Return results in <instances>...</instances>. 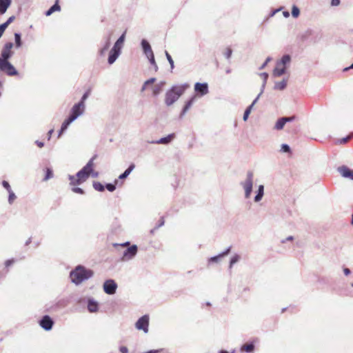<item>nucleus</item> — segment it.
Returning <instances> with one entry per match:
<instances>
[{"mask_svg": "<svg viewBox=\"0 0 353 353\" xmlns=\"http://www.w3.org/2000/svg\"><path fill=\"white\" fill-rule=\"evenodd\" d=\"M96 158V156L93 157L88 163L79 171L77 172V176H70V184L72 185H80L81 183L85 181L90 174L94 177H97L98 176V172H94L93 171L94 167V159Z\"/></svg>", "mask_w": 353, "mask_h": 353, "instance_id": "f257e3e1", "label": "nucleus"}, {"mask_svg": "<svg viewBox=\"0 0 353 353\" xmlns=\"http://www.w3.org/2000/svg\"><path fill=\"white\" fill-rule=\"evenodd\" d=\"M90 93V90H88L82 97L81 100L78 103L74 105L71 109V112L69 117L64 121L62 123L59 135L65 131L68 125L74 121L79 115H81L85 109L84 102L88 97Z\"/></svg>", "mask_w": 353, "mask_h": 353, "instance_id": "f03ea898", "label": "nucleus"}, {"mask_svg": "<svg viewBox=\"0 0 353 353\" xmlns=\"http://www.w3.org/2000/svg\"><path fill=\"white\" fill-rule=\"evenodd\" d=\"M93 275V272L85 269L84 267L79 265L74 270L70 273V278L73 283L76 284L81 283L83 281L89 279Z\"/></svg>", "mask_w": 353, "mask_h": 353, "instance_id": "7ed1b4c3", "label": "nucleus"}, {"mask_svg": "<svg viewBox=\"0 0 353 353\" xmlns=\"http://www.w3.org/2000/svg\"><path fill=\"white\" fill-rule=\"evenodd\" d=\"M187 86H174L166 92L165 102L167 105L174 103L184 92Z\"/></svg>", "mask_w": 353, "mask_h": 353, "instance_id": "20e7f679", "label": "nucleus"}, {"mask_svg": "<svg viewBox=\"0 0 353 353\" xmlns=\"http://www.w3.org/2000/svg\"><path fill=\"white\" fill-rule=\"evenodd\" d=\"M142 47L144 51V53L145 54L146 57L149 59L150 63L154 66V70L157 71L158 70V66L156 63L154 56L152 52V50L151 48V46L150 43L146 41L145 40H143L141 42Z\"/></svg>", "mask_w": 353, "mask_h": 353, "instance_id": "39448f33", "label": "nucleus"}, {"mask_svg": "<svg viewBox=\"0 0 353 353\" xmlns=\"http://www.w3.org/2000/svg\"><path fill=\"white\" fill-rule=\"evenodd\" d=\"M0 71L5 72L8 76H15L18 72L8 60L0 59Z\"/></svg>", "mask_w": 353, "mask_h": 353, "instance_id": "423d86ee", "label": "nucleus"}, {"mask_svg": "<svg viewBox=\"0 0 353 353\" xmlns=\"http://www.w3.org/2000/svg\"><path fill=\"white\" fill-rule=\"evenodd\" d=\"M252 184H253V174L252 172H248L247 174V179L243 183V188L245 189V196L246 198H249L252 190Z\"/></svg>", "mask_w": 353, "mask_h": 353, "instance_id": "0eeeda50", "label": "nucleus"}, {"mask_svg": "<svg viewBox=\"0 0 353 353\" xmlns=\"http://www.w3.org/2000/svg\"><path fill=\"white\" fill-rule=\"evenodd\" d=\"M149 317L144 315L141 317L136 323L135 326L137 330H143L145 333L148 332Z\"/></svg>", "mask_w": 353, "mask_h": 353, "instance_id": "6e6552de", "label": "nucleus"}, {"mask_svg": "<svg viewBox=\"0 0 353 353\" xmlns=\"http://www.w3.org/2000/svg\"><path fill=\"white\" fill-rule=\"evenodd\" d=\"M13 48V43L11 42L6 43L3 46L1 51V57L0 59L1 60H8L11 56L12 55V49Z\"/></svg>", "mask_w": 353, "mask_h": 353, "instance_id": "1a4fd4ad", "label": "nucleus"}, {"mask_svg": "<svg viewBox=\"0 0 353 353\" xmlns=\"http://www.w3.org/2000/svg\"><path fill=\"white\" fill-rule=\"evenodd\" d=\"M117 288V283L112 279L107 280L103 284L104 292L108 294H114L116 292Z\"/></svg>", "mask_w": 353, "mask_h": 353, "instance_id": "9d476101", "label": "nucleus"}, {"mask_svg": "<svg viewBox=\"0 0 353 353\" xmlns=\"http://www.w3.org/2000/svg\"><path fill=\"white\" fill-rule=\"evenodd\" d=\"M137 252V247L135 245H133L130 247L127 248L123 254L122 259L123 261L131 259L133 256L136 255Z\"/></svg>", "mask_w": 353, "mask_h": 353, "instance_id": "9b49d317", "label": "nucleus"}, {"mask_svg": "<svg viewBox=\"0 0 353 353\" xmlns=\"http://www.w3.org/2000/svg\"><path fill=\"white\" fill-rule=\"evenodd\" d=\"M295 119H296L295 116H292V117H282L276 121V123L274 125V129H276L277 130H281L283 128L285 124L287 122L292 121Z\"/></svg>", "mask_w": 353, "mask_h": 353, "instance_id": "f8f14e48", "label": "nucleus"}, {"mask_svg": "<svg viewBox=\"0 0 353 353\" xmlns=\"http://www.w3.org/2000/svg\"><path fill=\"white\" fill-rule=\"evenodd\" d=\"M338 171L345 178H349L353 180V170H350L345 165L341 166L338 168Z\"/></svg>", "mask_w": 353, "mask_h": 353, "instance_id": "ddd939ff", "label": "nucleus"}, {"mask_svg": "<svg viewBox=\"0 0 353 353\" xmlns=\"http://www.w3.org/2000/svg\"><path fill=\"white\" fill-rule=\"evenodd\" d=\"M53 321L49 316H44L40 321V325L46 330H50L52 325Z\"/></svg>", "mask_w": 353, "mask_h": 353, "instance_id": "4468645a", "label": "nucleus"}, {"mask_svg": "<svg viewBox=\"0 0 353 353\" xmlns=\"http://www.w3.org/2000/svg\"><path fill=\"white\" fill-rule=\"evenodd\" d=\"M196 92L201 93L202 95L208 92V87L207 83H196L194 85Z\"/></svg>", "mask_w": 353, "mask_h": 353, "instance_id": "2eb2a0df", "label": "nucleus"}, {"mask_svg": "<svg viewBox=\"0 0 353 353\" xmlns=\"http://www.w3.org/2000/svg\"><path fill=\"white\" fill-rule=\"evenodd\" d=\"M125 32H124L123 34L117 39L112 48L121 52V49L125 40Z\"/></svg>", "mask_w": 353, "mask_h": 353, "instance_id": "dca6fc26", "label": "nucleus"}, {"mask_svg": "<svg viewBox=\"0 0 353 353\" xmlns=\"http://www.w3.org/2000/svg\"><path fill=\"white\" fill-rule=\"evenodd\" d=\"M119 54H120V52L119 50H117L112 48L110 52V55L108 57V63L110 64H112L115 61V60L117 59Z\"/></svg>", "mask_w": 353, "mask_h": 353, "instance_id": "f3484780", "label": "nucleus"}, {"mask_svg": "<svg viewBox=\"0 0 353 353\" xmlns=\"http://www.w3.org/2000/svg\"><path fill=\"white\" fill-rule=\"evenodd\" d=\"M165 84V83L164 81H161L154 85L152 88V94L154 96L158 95L163 90Z\"/></svg>", "mask_w": 353, "mask_h": 353, "instance_id": "a211bd4d", "label": "nucleus"}, {"mask_svg": "<svg viewBox=\"0 0 353 353\" xmlns=\"http://www.w3.org/2000/svg\"><path fill=\"white\" fill-rule=\"evenodd\" d=\"M11 3V0H0V13L4 14Z\"/></svg>", "mask_w": 353, "mask_h": 353, "instance_id": "6ab92c4d", "label": "nucleus"}, {"mask_svg": "<svg viewBox=\"0 0 353 353\" xmlns=\"http://www.w3.org/2000/svg\"><path fill=\"white\" fill-rule=\"evenodd\" d=\"M285 72V66H282L281 63H277L276 68L273 71L274 76L280 77Z\"/></svg>", "mask_w": 353, "mask_h": 353, "instance_id": "aec40b11", "label": "nucleus"}, {"mask_svg": "<svg viewBox=\"0 0 353 353\" xmlns=\"http://www.w3.org/2000/svg\"><path fill=\"white\" fill-rule=\"evenodd\" d=\"M61 10V7L59 5V0H57L54 5H53L47 12L46 15L49 16L52 13H53L55 11H59Z\"/></svg>", "mask_w": 353, "mask_h": 353, "instance_id": "412c9836", "label": "nucleus"}, {"mask_svg": "<svg viewBox=\"0 0 353 353\" xmlns=\"http://www.w3.org/2000/svg\"><path fill=\"white\" fill-rule=\"evenodd\" d=\"M258 98L255 99V100L252 102V103L245 110V112H244V114H243V120L244 121H246L252 111V109L254 106V105L255 104V103L256 102Z\"/></svg>", "mask_w": 353, "mask_h": 353, "instance_id": "4be33fe9", "label": "nucleus"}, {"mask_svg": "<svg viewBox=\"0 0 353 353\" xmlns=\"http://www.w3.org/2000/svg\"><path fill=\"white\" fill-rule=\"evenodd\" d=\"M254 349V345L253 343H245L241 348V351L246 352H253Z\"/></svg>", "mask_w": 353, "mask_h": 353, "instance_id": "5701e85b", "label": "nucleus"}, {"mask_svg": "<svg viewBox=\"0 0 353 353\" xmlns=\"http://www.w3.org/2000/svg\"><path fill=\"white\" fill-rule=\"evenodd\" d=\"M88 309L90 312H94L98 310V304L96 302L90 301L88 305Z\"/></svg>", "mask_w": 353, "mask_h": 353, "instance_id": "b1692460", "label": "nucleus"}, {"mask_svg": "<svg viewBox=\"0 0 353 353\" xmlns=\"http://www.w3.org/2000/svg\"><path fill=\"white\" fill-rule=\"evenodd\" d=\"M229 252H230V248L228 249L225 252H223L222 254H221L218 256L211 257L209 259V261L210 262H218L220 258L227 255L229 253Z\"/></svg>", "mask_w": 353, "mask_h": 353, "instance_id": "393cba45", "label": "nucleus"}, {"mask_svg": "<svg viewBox=\"0 0 353 353\" xmlns=\"http://www.w3.org/2000/svg\"><path fill=\"white\" fill-rule=\"evenodd\" d=\"M134 168V164L130 165V167L122 174H121L119 178L121 179L126 178L130 174V172L132 171Z\"/></svg>", "mask_w": 353, "mask_h": 353, "instance_id": "a878e982", "label": "nucleus"}, {"mask_svg": "<svg viewBox=\"0 0 353 353\" xmlns=\"http://www.w3.org/2000/svg\"><path fill=\"white\" fill-rule=\"evenodd\" d=\"M174 134H170L166 137L161 139L159 141H157V143H162V144L168 143L169 142L171 141V140L174 138Z\"/></svg>", "mask_w": 353, "mask_h": 353, "instance_id": "bb28decb", "label": "nucleus"}, {"mask_svg": "<svg viewBox=\"0 0 353 353\" xmlns=\"http://www.w3.org/2000/svg\"><path fill=\"white\" fill-rule=\"evenodd\" d=\"M263 195V185H261L259 187L258 194L255 196V199H254L255 201H256V202L259 201L262 199Z\"/></svg>", "mask_w": 353, "mask_h": 353, "instance_id": "cd10ccee", "label": "nucleus"}, {"mask_svg": "<svg viewBox=\"0 0 353 353\" xmlns=\"http://www.w3.org/2000/svg\"><path fill=\"white\" fill-rule=\"evenodd\" d=\"M155 81H156L155 78H150V79L145 81V83L143 85V87L141 88V92H143L147 88L148 85L153 84Z\"/></svg>", "mask_w": 353, "mask_h": 353, "instance_id": "c85d7f7f", "label": "nucleus"}, {"mask_svg": "<svg viewBox=\"0 0 353 353\" xmlns=\"http://www.w3.org/2000/svg\"><path fill=\"white\" fill-rule=\"evenodd\" d=\"M53 176V172L50 168L46 169V175L43 178V181H47Z\"/></svg>", "mask_w": 353, "mask_h": 353, "instance_id": "c756f323", "label": "nucleus"}, {"mask_svg": "<svg viewBox=\"0 0 353 353\" xmlns=\"http://www.w3.org/2000/svg\"><path fill=\"white\" fill-rule=\"evenodd\" d=\"M93 187L96 190L99 192H103L104 190V186L99 182H94Z\"/></svg>", "mask_w": 353, "mask_h": 353, "instance_id": "7c9ffc66", "label": "nucleus"}, {"mask_svg": "<svg viewBox=\"0 0 353 353\" xmlns=\"http://www.w3.org/2000/svg\"><path fill=\"white\" fill-rule=\"evenodd\" d=\"M193 101H194V98L191 99L186 103V104L185 105L183 110V112H182L183 114H185L190 109V108L191 107V105L193 103Z\"/></svg>", "mask_w": 353, "mask_h": 353, "instance_id": "2f4dec72", "label": "nucleus"}, {"mask_svg": "<svg viewBox=\"0 0 353 353\" xmlns=\"http://www.w3.org/2000/svg\"><path fill=\"white\" fill-rule=\"evenodd\" d=\"M16 47L19 48L21 46V35L19 33L14 34Z\"/></svg>", "mask_w": 353, "mask_h": 353, "instance_id": "473e14b6", "label": "nucleus"}, {"mask_svg": "<svg viewBox=\"0 0 353 353\" xmlns=\"http://www.w3.org/2000/svg\"><path fill=\"white\" fill-rule=\"evenodd\" d=\"M290 61V57L289 55H284L282 59H281V62H279V63H281V65L282 66H285V65L287 63H289Z\"/></svg>", "mask_w": 353, "mask_h": 353, "instance_id": "72a5a7b5", "label": "nucleus"}, {"mask_svg": "<svg viewBox=\"0 0 353 353\" xmlns=\"http://www.w3.org/2000/svg\"><path fill=\"white\" fill-rule=\"evenodd\" d=\"M299 9L296 6H294L292 9V14L294 18H296L299 15Z\"/></svg>", "mask_w": 353, "mask_h": 353, "instance_id": "f704fd0d", "label": "nucleus"}, {"mask_svg": "<svg viewBox=\"0 0 353 353\" xmlns=\"http://www.w3.org/2000/svg\"><path fill=\"white\" fill-rule=\"evenodd\" d=\"M232 50L230 48H226L223 51V55L227 59H230L232 55Z\"/></svg>", "mask_w": 353, "mask_h": 353, "instance_id": "c9c22d12", "label": "nucleus"}, {"mask_svg": "<svg viewBox=\"0 0 353 353\" xmlns=\"http://www.w3.org/2000/svg\"><path fill=\"white\" fill-rule=\"evenodd\" d=\"M165 56H166V58H167L168 62L170 64L171 68L172 69L174 68V61H173V59H172V57L170 56V54L167 51H165Z\"/></svg>", "mask_w": 353, "mask_h": 353, "instance_id": "e433bc0d", "label": "nucleus"}, {"mask_svg": "<svg viewBox=\"0 0 353 353\" xmlns=\"http://www.w3.org/2000/svg\"><path fill=\"white\" fill-rule=\"evenodd\" d=\"M350 140V138L349 137V136H347L345 138H343V139H339L336 142V143L338 144H345L347 143Z\"/></svg>", "mask_w": 353, "mask_h": 353, "instance_id": "4c0bfd02", "label": "nucleus"}, {"mask_svg": "<svg viewBox=\"0 0 353 353\" xmlns=\"http://www.w3.org/2000/svg\"><path fill=\"white\" fill-rule=\"evenodd\" d=\"M8 192H9L8 201L10 203H12L16 199V196H15L14 193L12 192V190L9 191Z\"/></svg>", "mask_w": 353, "mask_h": 353, "instance_id": "58836bf2", "label": "nucleus"}, {"mask_svg": "<svg viewBox=\"0 0 353 353\" xmlns=\"http://www.w3.org/2000/svg\"><path fill=\"white\" fill-rule=\"evenodd\" d=\"M239 260V256L234 255L230 260V268Z\"/></svg>", "mask_w": 353, "mask_h": 353, "instance_id": "ea45409f", "label": "nucleus"}, {"mask_svg": "<svg viewBox=\"0 0 353 353\" xmlns=\"http://www.w3.org/2000/svg\"><path fill=\"white\" fill-rule=\"evenodd\" d=\"M2 185L8 190V192L12 190L11 188H10V184H9V183L8 181H3Z\"/></svg>", "mask_w": 353, "mask_h": 353, "instance_id": "a19ab883", "label": "nucleus"}, {"mask_svg": "<svg viewBox=\"0 0 353 353\" xmlns=\"http://www.w3.org/2000/svg\"><path fill=\"white\" fill-rule=\"evenodd\" d=\"M106 188L108 191L113 192L116 189V187L114 184L108 183L106 185Z\"/></svg>", "mask_w": 353, "mask_h": 353, "instance_id": "79ce46f5", "label": "nucleus"}, {"mask_svg": "<svg viewBox=\"0 0 353 353\" xmlns=\"http://www.w3.org/2000/svg\"><path fill=\"white\" fill-rule=\"evenodd\" d=\"M14 20V16H12L8 18V19L5 22L3 23L4 25H6V26L8 28V26Z\"/></svg>", "mask_w": 353, "mask_h": 353, "instance_id": "37998d69", "label": "nucleus"}, {"mask_svg": "<svg viewBox=\"0 0 353 353\" xmlns=\"http://www.w3.org/2000/svg\"><path fill=\"white\" fill-rule=\"evenodd\" d=\"M109 47H110V42L108 41L105 44V46H104V48L101 50V52H100L101 54H103L105 53V52L109 48Z\"/></svg>", "mask_w": 353, "mask_h": 353, "instance_id": "c03bdc74", "label": "nucleus"}, {"mask_svg": "<svg viewBox=\"0 0 353 353\" xmlns=\"http://www.w3.org/2000/svg\"><path fill=\"white\" fill-rule=\"evenodd\" d=\"M7 28V27L6 26V25H4L3 23H2L1 25H0V38L1 37V36L3 35V32H5L6 29Z\"/></svg>", "mask_w": 353, "mask_h": 353, "instance_id": "a18cd8bd", "label": "nucleus"}, {"mask_svg": "<svg viewBox=\"0 0 353 353\" xmlns=\"http://www.w3.org/2000/svg\"><path fill=\"white\" fill-rule=\"evenodd\" d=\"M281 149L285 152H288L290 151V147L286 144H283L281 146Z\"/></svg>", "mask_w": 353, "mask_h": 353, "instance_id": "49530a36", "label": "nucleus"}, {"mask_svg": "<svg viewBox=\"0 0 353 353\" xmlns=\"http://www.w3.org/2000/svg\"><path fill=\"white\" fill-rule=\"evenodd\" d=\"M72 191L75 193L81 194L84 193L83 190L80 188H72Z\"/></svg>", "mask_w": 353, "mask_h": 353, "instance_id": "de8ad7c7", "label": "nucleus"}, {"mask_svg": "<svg viewBox=\"0 0 353 353\" xmlns=\"http://www.w3.org/2000/svg\"><path fill=\"white\" fill-rule=\"evenodd\" d=\"M14 263V259H9V260L6 261L5 265H6V268H8L11 265H12Z\"/></svg>", "mask_w": 353, "mask_h": 353, "instance_id": "09e8293b", "label": "nucleus"}, {"mask_svg": "<svg viewBox=\"0 0 353 353\" xmlns=\"http://www.w3.org/2000/svg\"><path fill=\"white\" fill-rule=\"evenodd\" d=\"M120 352L121 353H128V350L126 347L122 346L120 347Z\"/></svg>", "mask_w": 353, "mask_h": 353, "instance_id": "8fccbe9b", "label": "nucleus"}, {"mask_svg": "<svg viewBox=\"0 0 353 353\" xmlns=\"http://www.w3.org/2000/svg\"><path fill=\"white\" fill-rule=\"evenodd\" d=\"M340 3V0H332L331 4L332 6H338Z\"/></svg>", "mask_w": 353, "mask_h": 353, "instance_id": "3c124183", "label": "nucleus"}, {"mask_svg": "<svg viewBox=\"0 0 353 353\" xmlns=\"http://www.w3.org/2000/svg\"><path fill=\"white\" fill-rule=\"evenodd\" d=\"M35 143H36V144H37V145L39 148H43V145H44V143H43V142H41V141H35Z\"/></svg>", "mask_w": 353, "mask_h": 353, "instance_id": "603ef678", "label": "nucleus"}, {"mask_svg": "<svg viewBox=\"0 0 353 353\" xmlns=\"http://www.w3.org/2000/svg\"><path fill=\"white\" fill-rule=\"evenodd\" d=\"M270 61V58H268L265 61V62L262 65V66L261 67V69H263V68H265V66L267 65V63Z\"/></svg>", "mask_w": 353, "mask_h": 353, "instance_id": "864d4df0", "label": "nucleus"}, {"mask_svg": "<svg viewBox=\"0 0 353 353\" xmlns=\"http://www.w3.org/2000/svg\"><path fill=\"white\" fill-rule=\"evenodd\" d=\"M261 76H262L265 79H266L268 77V74L266 72H263L261 74Z\"/></svg>", "mask_w": 353, "mask_h": 353, "instance_id": "5fc2aeb1", "label": "nucleus"}, {"mask_svg": "<svg viewBox=\"0 0 353 353\" xmlns=\"http://www.w3.org/2000/svg\"><path fill=\"white\" fill-rule=\"evenodd\" d=\"M53 133V130H50L49 132H48V139H50L51 136H52V134Z\"/></svg>", "mask_w": 353, "mask_h": 353, "instance_id": "6e6d98bb", "label": "nucleus"}, {"mask_svg": "<svg viewBox=\"0 0 353 353\" xmlns=\"http://www.w3.org/2000/svg\"><path fill=\"white\" fill-rule=\"evenodd\" d=\"M129 244H130V243H129L128 242H127V243H125L121 244V245H120V246H121V247H122V248H123V247H127V246H128V245H129Z\"/></svg>", "mask_w": 353, "mask_h": 353, "instance_id": "4d7b16f0", "label": "nucleus"}, {"mask_svg": "<svg viewBox=\"0 0 353 353\" xmlns=\"http://www.w3.org/2000/svg\"><path fill=\"white\" fill-rule=\"evenodd\" d=\"M344 272H345V274L346 275H347V274H350V270H349V269L346 268V269H345V270H344Z\"/></svg>", "mask_w": 353, "mask_h": 353, "instance_id": "13d9d810", "label": "nucleus"}, {"mask_svg": "<svg viewBox=\"0 0 353 353\" xmlns=\"http://www.w3.org/2000/svg\"><path fill=\"white\" fill-rule=\"evenodd\" d=\"M350 68H353V63L350 67L344 68L343 70L344 71H347Z\"/></svg>", "mask_w": 353, "mask_h": 353, "instance_id": "bf43d9fd", "label": "nucleus"}, {"mask_svg": "<svg viewBox=\"0 0 353 353\" xmlns=\"http://www.w3.org/2000/svg\"><path fill=\"white\" fill-rule=\"evenodd\" d=\"M283 15L285 17H288L290 16L289 14V12H283Z\"/></svg>", "mask_w": 353, "mask_h": 353, "instance_id": "052dcab7", "label": "nucleus"}, {"mask_svg": "<svg viewBox=\"0 0 353 353\" xmlns=\"http://www.w3.org/2000/svg\"><path fill=\"white\" fill-rule=\"evenodd\" d=\"M348 136L350 138V139H353V132H351Z\"/></svg>", "mask_w": 353, "mask_h": 353, "instance_id": "680f3d73", "label": "nucleus"}, {"mask_svg": "<svg viewBox=\"0 0 353 353\" xmlns=\"http://www.w3.org/2000/svg\"><path fill=\"white\" fill-rule=\"evenodd\" d=\"M292 239H293L292 236H289V237L287 238V240H288V241H291Z\"/></svg>", "mask_w": 353, "mask_h": 353, "instance_id": "e2e57ef3", "label": "nucleus"}, {"mask_svg": "<svg viewBox=\"0 0 353 353\" xmlns=\"http://www.w3.org/2000/svg\"><path fill=\"white\" fill-rule=\"evenodd\" d=\"M220 353H228V352L227 351H225V350H221V351L220 352Z\"/></svg>", "mask_w": 353, "mask_h": 353, "instance_id": "0e129e2a", "label": "nucleus"}, {"mask_svg": "<svg viewBox=\"0 0 353 353\" xmlns=\"http://www.w3.org/2000/svg\"><path fill=\"white\" fill-rule=\"evenodd\" d=\"M161 219H163V218H161ZM163 223H164V221H163V220H162V222H161V225H163Z\"/></svg>", "mask_w": 353, "mask_h": 353, "instance_id": "69168bd1", "label": "nucleus"}, {"mask_svg": "<svg viewBox=\"0 0 353 353\" xmlns=\"http://www.w3.org/2000/svg\"><path fill=\"white\" fill-rule=\"evenodd\" d=\"M352 224H353V214H352Z\"/></svg>", "mask_w": 353, "mask_h": 353, "instance_id": "338daca9", "label": "nucleus"}]
</instances>
